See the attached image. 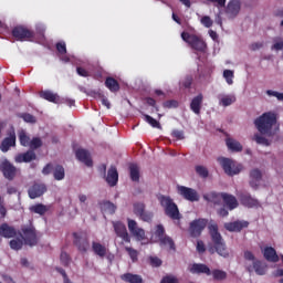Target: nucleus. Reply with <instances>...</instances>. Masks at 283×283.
Here are the masks:
<instances>
[{
  "mask_svg": "<svg viewBox=\"0 0 283 283\" xmlns=\"http://www.w3.org/2000/svg\"><path fill=\"white\" fill-rule=\"evenodd\" d=\"M277 123V115L273 112L263 113L256 119H254V125L259 133L263 136L271 134L273 125Z\"/></svg>",
  "mask_w": 283,
  "mask_h": 283,
  "instance_id": "obj_1",
  "label": "nucleus"
},
{
  "mask_svg": "<svg viewBox=\"0 0 283 283\" xmlns=\"http://www.w3.org/2000/svg\"><path fill=\"white\" fill-rule=\"evenodd\" d=\"M244 260L247 262H252V264L245 263V270L248 273H254L256 275H266V271H269V265H266L265 262H262L261 260L255 259V254L253 252L247 250L243 253Z\"/></svg>",
  "mask_w": 283,
  "mask_h": 283,
  "instance_id": "obj_2",
  "label": "nucleus"
},
{
  "mask_svg": "<svg viewBox=\"0 0 283 283\" xmlns=\"http://www.w3.org/2000/svg\"><path fill=\"white\" fill-rule=\"evenodd\" d=\"M208 229L212 243L214 244L216 253L221 255V258H229V250L227 249L224 239H222V234H220V231H218V224H210Z\"/></svg>",
  "mask_w": 283,
  "mask_h": 283,
  "instance_id": "obj_3",
  "label": "nucleus"
},
{
  "mask_svg": "<svg viewBox=\"0 0 283 283\" xmlns=\"http://www.w3.org/2000/svg\"><path fill=\"white\" fill-rule=\"evenodd\" d=\"M157 200L160 203L165 211V216L170 218V220H180L182 216L180 214V210L178 209V205L174 202V199L169 196L158 195Z\"/></svg>",
  "mask_w": 283,
  "mask_h": 283,
  "instance_id": "obj_4",
  "label": "nucleus"
},
{
  "mask_svg": "<svg viewBox=\"0 0 283 283\" xmlns=\"http://www.w3.org/2000/svg\"><path fill=\"white\" fill-rule=\"evenodd\" d=\"M217 161L222 167L227 176H238L242 171V164H237L235 160L227 157H218Z\"/></svg>",
  "mask_w": 283,
  "mask_h": 283,
  "instance_id": "obj_5",
  "label": "nucleus"
},
{
  "mask_svg": "<svg viewBox=\"0 0 283 283\" xmlns=\"http://www.w3.org/2000/svg\"><path fill=\"white\" fill-rule=\"evenodd\" d=\"M209 224L208 219H195L189 224V234L191 238H200L207 226Z\"/></svg>",
  "mask_w": 283,
  "mask_h": 283,
  "instance_id": "obj_6",
  "label": "nucleus"
},
{
  "mask_svg": "<svg viewBox=\"0 0 283 283\" xmlns=\"http://www.w3.org/2000/svg\"><path fill=\"white\" fill-rule=\"evenodd\" d=\"M73 244L80 251V253H87L90 250V239L84 232H74L73 233Z\"/></svg>",
  "mask_w": 283,
  "mask_h": 283,
  "instance_id": "obj_7",
  "label": "nucleus"
},
{
  "mask_svg": "<svg viewBox=\"0 0 283 283\" xmlns=\"http://www.w3.org/2000/svg\"><path fill=\"white\" fill-rule=\"evenodd\" d=\"M21 232L25 244H29V247H36V244H39V239L36 238V228H34V226H23L21 228Z\"/></svg>",
  "mask_w": 283,
  "mask_h": 283,
  "instance_id": "obj_8",
  "label": "nucleus"
},
{
  "mask_svg": "<svg viewBox=\"0 0 283 283\" xmlns=\"http://www.w3.org/2000/svg\"><path fill=\"white\" fill-rule=\"evenodd\" d=\"M44 193H48V185L41 181H34L28 189V196L31 200H36Z\"/></svg>",
  "mask_w": 283,
  "mask_h": 283,
  "instance_id": "obj_9",
  "label": "nucleus"
},
{
  "mask_svg": "<svg viewBox=\"0 0 283 283\" xmlns=\"http://www.w3.org/2000/svg\"><path fill=\"white\" fill-rule=\"evenodd\" d=\"M177 191L179 196H182L184 199L188 200L189 202H198V200H200V195H198V191L193 188L178 186Z\"/></svg>",
  "mask_w": 283,
  "mask_h": 283,
  "instance_id": "obj_10",
  "label": "nucleus"
},
{
  "mask_svg": "<svg viewBox=\"0 0 283 283\" xmlns=\"http://www.w3.org/2000/svg\"><path fill=\"white\" fill-rule=\"evenodd\" d=\"M182 40L197 52H205L207 50V43L200 36H182Z\"/></svg>",
  "mask_w": 283,
  "mask_h": 283,
  "instance_id": "obj_11",
  "label": "nucleus"
},
{
  "mask_svg": "<svg viewBox=\"0 0 283 283\" xmlns=\"http://www.w3.org/2000/svg\"><path fill=\"white\" fill-rule=\"evenodd\" d=\"M113 229L117 235V238H120L123 242H132V237H129V232H127V227L125 223L120 221L113 222Z\"/></svg>",
  "mask_w": 283,
  "mask_h": 283,
  "instance_id": "obj_12",
  "label": "nucleus"
},
{
  "mask_svg": "<svg viewBox=\"0 0 283 283\" xmlns=\"http://www.w3.org/2000/svg\"><path fill=\"white\" fill-rule=\"evenodd\" d=\"M128 222V231H130L132 235L136 238L139 242L145 239V230L143 228H138V222L133 219H127Z\"/></svg>",
  "mask_w": 283,
  "mask_h": 283,
  "instance_id": "obj_13",
  "label": "nucleus"
},
{
  "mask_svg": "<svg viewBox=\"0 0 283 283\" xmlns=\"http://www.w3.org/2000/svg\"><path fill=\"white\" fill-rule=\"evenodd\" d=\"M224 229L230 231V233H240L242 229H249V221L237 220L233 222L224 223Z\"/></svg>",
  "mask_w": 283,
  "mask_h": 283,
  "instance_id": "obj_14",
  "label": "nucleus"
},
{
  "mask_svg": "<svg viewBox=\"0 0 283 283\" xmlns=\"http://www.w3.org/2000/svg\"><path fill=\"white\" fill-rule=\"evenodd\" d=\"M75 157L83 163L86 167H93L94 161L92 160V154L85 148H78L75 150Z\"/></svg>",
  "mask_w": 283,
  "mask_h": 283,
  "instance_id": "obj_15",
  "label": "nucleus"
},
{
  "mask_svg": "<svg viewBox=\"0 0 283 283\" xmlns=\"http://www.w3.org/2000/svg\"><path fill=\"white\" fill-rule=\"evenodd\" d=\"M0 170L7 180H14V176H17V167H14L10 161H2L0 165Z\"/></svg>",
  "mask_w": 283,
  "mask_h": 283,
  "instance_id": "obj_16",
  "label": "nucleus"
},
{
  "mask_svg": "<svg viewBox=\"0 0 283 283\" xmlns=\"http://www.w3.org/2000/svg\"><path fill=\"white\" fill-rule=\"evenodd\" d=\"M17 145V133H14V130L9 132V136L6 137L1 145H0V149L1 151H3V154H6L7 151H10V147H15Z\"/></svg>",
  "mask_w": 283,
  "mask_h": 283,
  "instance_id": "obj_17",
  "label": "nucleus"
},
{
  "mask_svg": "<svg viewBox=\"0 0 283 283\" xmlns=\"http://www.w3.org/2000/svg\"><path fill=\"white\" fill-rule=\"evenodd\" d=\"M203 200L209 205H213L214 207H220L222 205V192L211 191L203 195Z\"/></svg>",
  "mask_w": 283,
  "mask_h": 283,
  "instance_id": "obj_18",
  "label": "nucleus"
},
{
  "mask_svg": "<svg viewBox=\"0 0 283 283\" xmlns=\"http://www.w3.org/2000/svg\"><path fill=\"white\" fill-rule=\"evenodd\" d=\"M240 0H231L226 9V14H228L230 19H235V17L240 14Z\"/></svg>",
  "mask_w": 283,
  "mask_h": 283,
  "instance_id": "obj_19",
  "label": "nucleus"
},
{
  "mask_svg": "<svg viewBox=\"0 0 283 283\" xmlns=\"http://www.w3.org/2000/svg\"><path fill=\"white\" fill-rule=\"evenodd\" d=\"M260 182H262V170L254 168L250 171L249 185L252 189H258Z\"/></svg>",
  "mask_w": 283,
  "mask_h": 283,
  "instance_id": "obj_20",
  "label": "nucleus"
},
{
  "mask_svg": "<svg viewBox=\"0 0 283 283\" xmlns=\"http://www.w3.org/2000/svg\"><path fill=\"white\" fill-rule=\"evenodd\" d=\"M221 200H223L224 207L229 209V211H233V209H238V199L235 196L222 192Z\"/></svg>",
  "mask_w": 283,
  "mask_h": 283,
  "instance_id": "obj_21",
  "label": "nucleus"
},
{
  "mask_svg": "<svg viewBox=\"0 0 283 283\" xmlns=\"http://www.w3.org/2000/svg\"><path fill=\"white\" fill-rule=\"evenodd\" d=\"M203 101H205V95H202V93H199L190 102V109L191 112H193V114H197V116L200 115V109H202Z\"/></svg>",
  "mask_w": 283,
  "mask_h": 283,
  "instance_id": "obj_22",
  "label": "nucleus"
},
{
  "mask_svg": "<svg viewBox=\"0 0 283 283\" xmlns=\"http://www.w3.org/2000/svg\"><path fill=\"white\" fill-rule=\"evenodd\" d=\"M40 98L48 101L49 103H54L55 105H61V96L52 91H41Z\"/></svg>",
  "mask_w": 283,
  "mask_h": 283,
  "instance_id": "obj_23",
  "label": "nucleus"
},
{
  "mask_svg": "<svg viewBox=\"0 0 283 283\" xmlns=\"http://www.w3.org/2000/svg\"><path fill=\"white\" fill-rule=\"evenodd\" d=\"M263 258L266 260V262H280V256L277 255V251L274 250L273 247H265L262 250Z\"/></svg>",
  "mask_w": 283,
  "mask_h": 283,
  "instance_id": "obj_24",
  "label": "nucleus"
},
{
  "mask_svg": "<svg viewBox=\"0 0 283 283\" xmlns=\"http://www.w3.org/2000/svg\"><path fill=\"white\" fill-rule=\"evenodd\" d=\"M241 205L243 207H248L249 209H253V207H260V201L249 193H243L240 196Z\"/></svg>",
  "mask_w": 283,
  "mask_h": 283,
  "instance_id": "obj_25",
  "label": "nucleus"
},
{
  "mask_svg": "<svg viewBox=\"0 0 283 283\" xmlns=\"http://www.w3.org/2000/svg\"><path fill=\"white\" fill-rule=\"evenodd\" d=\"M105 180L109 187H116L118 185V170L116 167L112 166L108 169Z\"/></svg>",
  "mask_w": 283,
  "mask_h": 283,
  "instance_id": "obj_26",
  "label": "nucleus"
},
{
  "mask_svg": "<svg viewBox=\"0 0 283 283\" xmlns=\"http://www.w3.org/2000/svg\"><path fill=\"white\" fill-rule=\"evenodd\" d=\"M0 235L1 238H15L17 235V230L14 229V227L9 226L8 223H2L0 226Z\"/></svg>",
  "mask_w": 283,
  "mask_h": 283,
  "instance_id": "obj_27",
  "label": "nucleus"
},
{
  "mask_svg": "<svg viewBox=\"0 0 283 283\" xmlns=\"http://www.w3.org/2000/svg\"><path fill=\"white\" fill-rule=\"evenodd\" d=\"M32 160H36V153L34 150H28L15 157V163H32Z\"/></svg>",
  "mask_w": 283,
  "mask_h": 283,
  "instance_id": "obj_28",
  "label": "nucleus"
},
{
  "mask_svg": "<svg viewBox=\"0 0 283 283\" xmlns=\"http://www.w3.org/2000/svg\"><path fill=\"white\" fill-rule=\"evenodd\" d=\"M92 251L98 258H105L107 255V248L96 241L92 242Z\"/></svg>",
  "mask_w": 283,
  "mask_h": 283,
  "instance_id": "obj_29",
  "label": "nucleus"
},
{
  "mask_svg": "<svg viewBox=\"0 0 283 283\" xmlns=\"http://www.w3.org/2000/svg\"><path fill=\"white\" fill-rule=\"evenodd\" d=\"M12 36H32V31L25 25H17L12 30Z\"/></svg>",
  "mask_w": 283,
  "mask_h": 283,
  "instance_id": "obj_30",
  "label": "nucleus"
},
{
  "mask_svg": "<svg viewBox=\"0 0 283 283\" xmlns=\"http://www.w3.org/2000/svg\"><path fill=\"white\" fill-rule=\"evenodd\" d=\"M105 87H107V90H109V92H113V93L120 91V84L114 77H106Z\"/></svg>",
  "mask_w": 283,
  "mask_h": 283,
  "instance_id": "obj_31",
  "label": "nucleus"
},
{
  "mask_svg": "<svg viewBox=\"0 0 283 283\" xmlns=\"http://www.w3.org/2000/svg\"><path fill=\"white\" fill-rule=\"evenodd\" d=\"M190 271L192 273H205L206 275H211V269L202 263H195L192 264Z\"/></svg>",
  "mask_w": 283,
  "mask_h": 283,
  "instance_id": "obj_32",
  "label": "nucleus"
},
{
  "mask_svg": "<svg viewBox=\"0 0 283 283\" xmlns=\"http://www.w3.org/2000/svg\"><path fill=\"white\" fill-rule=\"evenodd\" d=\"M129 174H130V180L133 182H139L140 181V168L136 164L129 165Z\"/></svg>",
  "mask_w": 283,
  "mask_h": 283,
  "instance_id": "obj_33",
  "label": "nucleus"
},
{
  "mask_svg": "<svg viewBox=\"0 0 283 283\" xmlns=\"http://www.w3.org/2000/svg\"><path fill=\"white\" fill-rule=\"evenodd\" d=\"M123 282L127 283H143V276L138 274L125 273L122 275Z\"/></svg>",
  "mask_w": 283,
  "mask_h": 283,
  "instance_id": "obj_34",
  "label": "nucleus"
},
{
  "mask_svg": "<svg viewBox=\"0 0 283 283\" xmlns=\"http://www.w3.org/2000/svg\"><path fill=\"white\" fill-rule=\"evenodd\" d=\"M31 213H38V216H45L48 213V206L43 203H35L29 208Z\"/></svg>",
  "mask_w": 283,
  "mask_h": 283,
  "instance_id": "obj_35",
  "label": "nucleus"
},
{
  "mask_svg": "<svg viewBox=\"0 0 283 283\" xmlns=\"http://www.w3.org/2000/svg\"><path fill=\"white\" fill-rule=\"evenodd\" d=\"M226 145L230 151H242V144L233 138H227Z\"/></svg>",
  "mask_w": 283,
  "mask_h": 283,
  "instance_id": "obj_36",
  "label": "nucleus"
},
{
  "mask_svg": "<svg viewBox=\"0 0 283 283\" xmlns=\"http://www.w3.org/2000/svg\"><path fill=\"white\" fill-rule=\"evenodd\" d=\"M101 209L104 213H109L111 216L116 213V206L112 201H103L101 203Z\"/></svg>",
  "mask_w": 283,
  "mask_h": 283,
  "instance_id": "obj_37",
  "label": "nucleus"
},
{
  "mask_svg": "<svg viewBox=\"0 0 283 283\" xmlns=\"http://www.w3.org/2000/svg\"><path fill=\"white\" fill-rule=\"evenodd\" d=\"M54 180H63L65 178V168L61 165H55L53 168Z\"/></svg>",
  "mask_w": 283,
  "mask_h": 283,
  "instance_id": "obj_38",
  "label": "nucleus"
},
{
  "mask_svg": "<svg viewBox=\"0 0 283 283\" xmlns=\"http://www.w3.org/2000/svg\"><path fill=\"white\" fill-rule=\"evenodd\" d=\"M18 138L22 147H30V142H31L30 136H28V133H25V130L23 129L19 130Z\"/></svg>",
  "mask_w": 283,
  "mask_h": 283,
  "instance_id": "obj_39",
  "label": "nucleus"
},
{
  "mask_svg": "<svg viewBox=\"0 0 283 283\" xmlns=\"http://www.w3.org/2000/svg\"><path fill=\"white\" fill-rule=\"evenodd\" d=\"M159 242L161 247H169L170 251H176V243L170 237L165 235L164 238L159 239Z\"/></svg>",
  "mask_w": 283,
  "mask_h": 283,
  "instance_id": "obj_40",
  "label": "nucleus"
},
{
  "mask_svg": "<svg viewBox=\"0 0 283 283\" xmlns=\"http://www.w3.org/2000/svg\"><path fill=\"white\" fill-rule=\"evenodd\" d=\"M235 101V95H226L221 97V99L219 101V105H222V107H229V105H233Z\"/></svg>",
  "mask_w": 283,
  "mask_h": 283,
  "instance_id": "obj_41",
  "label": "nucleus"
},
{
  "mask_svg": "<svg viewBox=\"0 0 283 283\" xmlns=\"http://www.w3.org/2000/svg\"><path fill=\"white\" fill-rule=\"evenodd\" d=\"M144 120H146V123H148V125L153 126L155 129H163L160 122L156 120L154 117L147 114H144Z\"/></svg>",
  "mask_w": 283,
  "mask_h": 283,
  "instance_id": "obj_42",
  "label": "nucleus"
},
{
  "mask_svg": "<svg viewBox=\"0 0 283 283\" xmlns=\"http://www.w3.org/2000/svg\"><path fill=\"white\" fill-rule=\"evenodd\" d=\"M29 147L31 151H34V149H39L40 147H43V140H41V138L39 137H33L29 143Z\"/></svg>",
  "mask_w": 283,
  "mask_h": 283,
  "instance_id": "obj_43",
  "label": "nucleus"
},
{
  "mask_svg": "<svg viewBox=\"0 0 283 283\" xmlns=\"http://www.w3.org/2000/svg\"><path fill=\"white\" fill-rule=\"evenodd\" d=\"M145 209H146V206L143 202H135L133 205V211L135 216H137V218L140 217V214L145 211Z\"/></svg>",
  "mask_w": 283,
  "mask_h": 283,
  "instance_id": "obj_44",
  "label": "nucleus"
},
{
  "mask_svg": "<svg viewBox=\"0 0 283 283\" xmlns=\"http://www.w3.org/2000/svg\"><path fill=\"white\" fill-rule=\"evenodd\" d=\"M195 170L200 178H209V169L207 167L199 165L195 167Z\"/></svg>",
  "mask_w": 283,
  "mask_h": 283,
  "instance_id": "obj_45",
  "label": "nucleus"
},
{
  "mask_svg": "<svg viewBox=\"0 0 283 283\" xmlns=\"http://www.w3.org/2000/svg\"><path fill=\"white\" fill-rule=\"evenodd\" d=\"M211 273L213 280H217L219 282H221L222 280H227V272L222 270H213Z\"/></svg>",
  "mask_w": 283,
  "mask_h": 283,
  "instance_id": "obj_46",
  "label": "nucleus"
},
{
  "mask_svg": "<svg viewBox=\"0 0 283 283\" xmlns=\"http://www.w3.org/2000/svg\"><path fill=\"white\" fill-rule=\"evenodd\" d=\"M10 248L13 249V251H21L23 249V240L21 239H13L10 241Z\"/></svg>",
  "mask_w": 283,
  "mask_h": 283,
  "instance_id": "obj_47",
  "label": "nucleus"
},
{
  "mask_svg": "<svg viewBox=\"0 0 283 283\" xmlns=\"http://www.w3.org/2000/svg\"><path fill=\"white\" fill-rule=\"evenodd\" d=\"M253 140H255L256 145H264V147H269V145H271V143H269V139L260 134H255Z\"/></svg>",
  "mask_w": 283,
  "mask_h": 283,
  "instance_id": "obj_48",
  "label": "nucleus"
},
{
  "mask_svg": "<svg viewBox=\"0 0 283 283\" xmlns=\"http://www.w3.org/2000/svg\"><path fill=\"white\" fill-rule=\"evenodd\" d=\"M125 251L128 253L132 262H138V251L136 249L126 247Z\"/></svg>",
  "mask_w": 283,
  "mask_h": 283,
  "instance_id": "obj_49",
  "label": "nucleus"
},
{
  "mask_svg": "<svg viewBox=\"0 0 283 283\" xmlns=\"http://www.w3.org/2000/svg\"><path fill=\"white\" fill-rule=\"evenodd\" d=\"M139 220H143V222H151L154 220V212L150 211H144L139 214Z\"/></svg>",
  "mask_w": 283,
  "mask_h": 283,
  "instance_id": "obj_50",
  "label": "nucleus"
},
{
  "mask_svg": "<svg viewBox=\"0 0 283 283\" xmlns=\"http://www.w3.org/2000/svg\"><path fill=\"white\" fill-rule=\"evenodd\" d=\"M233 71L232 70H224L223 71V78H226L228 85H233Z\"/></svg>",
  "mask_w": 283,
  "mask_h": 283,
  "instance_id": "obj_51",
  "label": "nucleus"
},
{
  "mask_svg": "<svg viewBox=\"0 0 283 283\" xmlns=\"http://www.w3.org/2000/svg\"><path fill=\"white\" fill-rule=\"evenodd\" d=\"M150 266L158 269V266H163V260L158 256H149Z\"/></svg>",
  "mask_w": 283,
  "mask_h": 283,
  "instance_id": "obj_52",
  "label": "nucleus"
},
{
  "mask_svg": "<svg viewBox=\"0 0 283 283\" xmlns=\"http://www.w3.org/2000/svg\"><path fill=\"white\" fill-rule=\"evenodd\" d=\"M155 235L158 240L165 237V227L163 224L156 226Z\"/></svg>",
  "mask_w": 283,
  "mask_h": 283,
  "instance_id": "obj_53",
  "label": "nucleus"
},
{
  "mask_svg": "<svg viewBox=\"0 0 283 283\" xmlns=\"http://www.w3.org/2000/svg\"><path fill=\"white\" fill-rule=\"evenodd\" d=\"M24 123H36V117L30 113H24L20 116Z\"/></svg>",
  "mask_w": 283,
  "mask_h": 283,
  "instance_id": "obj_54",
  "label": "nucleus"
},
{
  "mask_svg": "<svg viewBox=\"0 0 283 283\" xmlns=\"http://www.w3.org/2000/svg\"><path fill=\"white\" fill-rule=\"evenodd\" d=\"M60 260L63 266H70V254L66 252H61Z\"/></svg>",
  "mask_w": 283,
  "mask_h": 283,
  "instance_id": "obj_55",
  "label": "nucleus"
},
{
  "mask_svg": "<svg viewBox=\"0 0 283 283\" xmlns=\"http://www.w3.org/2000/svg\"><path fill=\"white\" fill-rule=\"evenodd\" d=\"M6 216H8V209H6L3 197L0 196V218H6Z\"/></svg>",
  "mask_w": 283,
  "mask_h": 283,
  "instance_id": "obj_56",
  "label": "nucleus"
},
{
  "mask_svg": "<svg viewBox=\"0 0 283 283\" xmlns=\"http://www.w3.org/2000/svg\"><path fill=\"white\" fill-rule=\"evenodd\" d=\"M45 30H46V28H45V24H43V23H38L35 25L36 34H39L40 36H45Z\"/></svg>",
  "mask_w": 283,
  "mask_h": 283,
  "instance_id": "obj_57",
  "label": "nucleus"
},
{
  "mask_svg": "<svg viewBox=\"0 0 283 283\" xmlns=\"http://www.w3.org/2000/svg\"><path fill=\"white\" fill-rule=\"evenodd\" d=\"M56 50H57L59 54H67V48L65 45V42H57Z\"/></svg>",
  "mask_w": 283,
  "mask_h": 283,
  "instance_id": "obj_58",
  "label": "nucleus"
},
{
  "mask_svg": "<svg viewBox=\"0 0 283 283\" xmlns=\"http://www.w3.org/2000/svg\"><path fill=\"white\" fill-rule=\"evenodd\" d=\"M67 105L69 107H74V105H76V101L72 99V98H61L60 97V105Z\"/></svg>",
  "mask_w": 283,
  "mask_h": 283,
  "instance_id": "obj_59",
  "label": "nucleus"
},
{
  "mask_svg": "<svg viewBox=\"0 0 283 283\" xmlns=\"http://www.w3.org/2000/svg\"><path fill=\"white\" fill-rule=\"evenodd\" d=\"M160 283H179V282H178V277L174 275H166L161 279Z\"/></svg>",
  "mask_w": 283,
  "mask_h": 283,
  "instance_id": "obj_60",
  "label": "nucleus"
},
{
  "mask_svg": "<svg viewBox=\"0 0 283 283\" xmlns=\"http://www.w3.org/2000/svg\"><path fill=\"white\" fill-rule=\"evenodd\" d=\"M164 107H166L167 109L176 108V107H178V101H176V99L166 101L164 103Z\"/></svg>",
  "mask_w": 283,
  "mask_h": 283,
  "instance_id": "obj_61",
  "label": "nucleus"
},
{
  "mask_svg": "<svg viewBox=\"0 0 283 283\" xmlns=\"http://www.w3.org/2000/svg\"><path fill=\"white\" fill-rule=\"evenodd\" d=\"M201 23L205 28H211V25H213V20H211L209 15H205L201 18Z\"/></svg>",
  "mask_w": 283,
  "mask_h": 283,
  "instance_id": "obj_62",
  "label": "nucleus"
},
{
  "mask_svg": "<svg viewBox=\"0 0 283 283\" xmlns=\"http://www.w3.org/2000/svg\"><path fill=\"white\" fill-rule=\"evenodd\" d=\"M171 136L176 138L177 140H184L185 139V133L182 130L175 129L171 133Z\"/></svg>",
  "mask_w": 283,
  "mask_h": 283,
  "instance_id": "obj_63",
  "label": "nucleus"
},
{
  "mask_svg": "<svg viewBox=\"0 0 283 283\" xmlns=\"http://www.w3.org/2000/svg\"><path fill=\"white\" fill-rule=\"evenodd\" d=\"M54 174V166L52 164H48L46 166H44V168L42 169V174L44 176H50V174Z\"/></svg>",
  "mask_w": 283,
  "mask_h": 283,
  "instance_id": "obj_64",
  "label": "nucleus"
}]
</instances>
